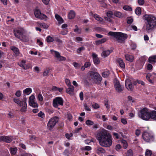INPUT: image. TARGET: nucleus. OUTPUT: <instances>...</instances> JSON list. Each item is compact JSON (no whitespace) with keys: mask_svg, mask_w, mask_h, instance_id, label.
<instances>
[{"mask_svg":"<svg viewBox=\"0 0 156 156\" xmlns=\"http://www.w3.org/2000/svg\"><path fill=\"white\" fill-rule=\"evenodd\" d=\"M145 21L144 27L147 32L152 31L156 27V18L150 14H145L143 16Z\"/></svg>","mask_w":156,"mask_h":156,"instance_id":"obj_2","label":"nucleus"},{"mask_svg":"<svg viewBox=\"0 0 156 156\" xmlns=\"http://www.w3.org/2000/svg\"><path fill=\"white\" fill-rule=\"evenodd\" d=\"M40 25L41 27H43L45 29H48V25L44 23H41Z\"/></svg>","mask_w":156,"mask_h":156,"instance_id":"obj_39","label":"nucleus"},{"mask_svg":"<svg viewBox=\"0 0 156 156\" xmlns=\"http://www.w3.org/2000/svg\"><path fill=\"white\" fill-rule=\"evenodd\" d=\"M121 148V147L120 144H117L115 146L116 150L118 151H119Z\"/></svg>","mask_w":156,"mask_h":156,"instance_id":"obj_54","label":"nucleus"},{"mask_svg":"<svg viewBox=\"0 0 156 156\" xmlns=\"http://www.w3.org/2000/svg\"><path fill=\"white\" fill-rule=\"evenodd\" d=\"M96 138L99 144L102 147H106L111 146L112 143V138L109 132L105 129H102L98 133Z\"/></svg>","mask_w":156,"mask_h":156,"instance_id":"obj_1","label":"nucleus"},{"mask_svg":"<svg viewBox=\"0 0 156 156\" xmlns=\"http://www.w3.org/2000/svg\"><path fill=\"white\" fill-rule=\"evenodd\" d=\"M125 83L126 87L128 90H132L133 89L134 86L132 84L130 80L129 79L126 80Z\"/></svg>","mask_w":156,"mask_h":156,"instance_id":"obj_15","label":"nucleus"},{"mask_svg":"<svg viewBox=\"0 0 156 156\" xmlns=\"http://www.w3.org/2000/svg\"><path fill=\"white\" fill-rule=\"evenodd\" d=\"M32 90L30 88H27L23 90V92L24 94L29 95L32 92Z\"/></svg>","mask_w":156,"mask_h":156,"instance_id":"obj_24","label":"nucleus"},{"mask_svg":"<svg viewBox=\"0 0 156 156\" xmlns=\"http://www.w3.org/2000/svg\"><path fill=\"white\" fill-rule=\"evenodd\" d=\"M113 15H114V13L111 11H109L107 12V16L109 17H112Z\"/></svg>","mask_w":156,"mask_h":156,"instance_id":"obj_46","label":"nucleus"},{"mask_svg":"<svg viewBox=\"0 0 156 156\" xmlns=\"http://www.w3.org/2000/svg\"><path fill=\"white\" fill-rule=\"evenodd\" d=\"M34 14L36 18L40 19H43L47 17L45 15L41 14L40 11L37 9H36L34 11Z\"/></svg>","mask_w":156,"mask_h":156,"instance_id":"obj_13","label":"nucleus"},{"mask_svg":"<svg viewBox=\"0 0 156 156\" xmlns=\"http://www.w3.org/2000/svg\"><path fill=\"white\" fill-rule=\"evenodd\" d=\"M13 101L18 105L21 106L22 101H20L19 99L16 98H15L13 99Z\"/></svg>","mask_w":156,"mask_h":156,"instance_id":"obj_30","label":"nucleus"},{"mask_svg":"<svg viewBox=\"0 0 156 156\" xmlns=\"http://www.w3.org/2000/svg\"><path fill=\"white\" fill-rule=\"evenodd\" d=\"M21 106L22 107L21 109V111L22 112H25L27 111V104L25 103V104H22Z\"/></svg>","mask_w":156,"mask_h":156,"instance_id":"obj_29","label":"nucleus"},{"mask_svg":"<svg viewBox=\"0 0 156 156\" xmlns=\"http://www.w3.org/2000/svg\"><path fill=\"white\" fill-rule=\"evenodd\" d=\"M146 77L150 83H153L156 79V74L154 73H148L147 74Z\"/></svg>","mask_w":156,"mask_h":156,"instance_id":"obj_11","label":"nucleus"},{"mask_svg":"<svg viewBox=\"0 0 156 156\" xmlns=\"http://www.w3.org/2000/svg\"><path fill=\"white\" fill-rule=\"evenodd\" d=\"M54 40V39L52 37L50 36H48L47 37L46 41L47 42H53Z\"/></svg>","mask_w":156,"mask_h":156,"instance_id":"obj_32","label":"nucleus"},{"mask_svg":"<svg viewBox=\"0 0 156 156\" xmlns=\"http://www.w3.org/2000/svg\"><path fill=\"white\" fill-rule=\"evenodd\" d=\"M148 62L151 64H153L156 62V59H148Z\"/></svg>","mask_w":156,"mask_h":156,"instance_id":"obj_50","label":"nucleus"},{"mask_svg":"<svg viewBox=\"0 0 156 156\" xmlns=\"http://www.w3.org/2000/svg\"><path fill=\"white\" fill-rule=\"evenodd\" d=\"M121 122L124 125L127 124V121L126 119L124 118H122L121 119Z\"/></svg>","mask_w":156,"mask_h":156,"instance_id":"obj_51","label":"nucleus"},{"mask_svg":"<svg viewBox=\"0 0 156 156\" xmlns=\"http://www.w3.org/2000/svg\"><path fill=\"white\" fill-rule=\"evenodd\" d=\"M68 87V88L66 89V92L71 95H73L74 93V87L72 85Z\"/></svg>","mask_w":156,"mask_h":156,"instance_id":"obj_17","label":"nucleus"},{"mask_svg":"<svg viewBox=\"0 0 156 156\" xmlns=\"http://www.w3.org/2000/svg\"><path fill=\"white\" fill-rule=\"evenodd\" d=\"M90 78L92 79L94 82L97 84L100 83L102 80V77L97 72L90 71L89 73Z\"/></svg>","mask_w":156,"mask_h":156,"instance_id":"obj_5","label":"nucleus"},{"mask_svg":"<svg viewBox=\"0 0 156 156\" xmlns=\"http://www.w3.org/2000/svg\"><path fill=\"white\" fill-rule=\"evenodd\" d=\"M16 147L10 148V153L11 154H15L16 152Z\"/></svg>","mask_w":156,"mask_h":156,"instance_id":"obj_36","label":"nucleus"},{"mask_svg":"<svg viewBox=\"0 0 156 156\" xmlns=\"http://www.w3.org/2000/svg\"><path fill=\"white\" fill-rule=\"evenodd\" d=\"M121 143L123 144V147L124 149H126L127 147V144L126 141L125 140H122Z\"/></svg>","mask_w":156,"mask_h":156,"instance_id":"obj_42","label":"nucleus"},{"mask_svg":"<svg viewBox=\"0 0 156 156\" xmlns=\"http://www.w3.org/2000/svg\"><path fill=\"white\" fill-rule=\"evenodd\" d=\"M11 49L13 51L14 53L16 55H19V54L20 53V52H19V49L18 48H16L15 47L13 46V47H12L11 48Z\"/></svg>","mask_w":156,"mask_h":156,"instance_id":"obj_23","label":"nucleus"},{"mask_svg":"<svg viewBox=\"0 0 156 156\" xmlns=\"http://www.w3.org/2000/svg\"><path fill=\"white\" fill-rule=\"evenodd\" d=\"M50 69L44 70L43 73V76H47L49 72Z\"/></svg>","mask_w":156,"mask_h":156,"instance_id":"obj_47","label":"nucleus"},{"mask_svg":"<svg viewBox=\"0 0 156 156\" xmlns=\"http://www.w3.org/2000/svg\"><path fill=\"white\" fill-rule=\"evenodd\" d=\"M95 150L96 153L99 155H100L102 153H105V151L104 148L99 146H98Z\"/></svg>","mask_w":156,"mask_h":156,"instance_id":"obj_16","label":"nucleus"},{"mask_svg":"<svg viewBox=\"0 0 156 156\" xmlns=\"http://www.w3.org/2000/svg\"><path fill=\"white\" fill-rule=\"evenodd\" d=\"M93 108L95 109H97L99 108L100 107L98 104L97 103H95L92 105Z\"/></svg>","mask_w":156,"mask_h":156,"instance_id":"obj_52","label":"nucleus"},{"mask_svg":"<svg viewBox=\"0 0 156 156\" xmlns=\"http://www.w3.org/2000/svg\"><path fill=\"white\" fill-rule=\"evenodd\" d=\"M108 34L115 37L117 39L118 42L120 43H124L128 37L126 34L120 32L110 31L108 33Z\"/></svg>","mask_w":156,"mask_h":156,"instance_id":"obj_3","label":"nucleus"},{"mask_svg":"<svg viewBox=\"0 0 156 156\" xmlns=\"http://www.w3.org/2000/svg\"><path fill=\"white\" fill-rule=\"evenodd\" d=\"M123 9L124 10L127 11H130L132 10L131 8L128 5H125L123 7Z\"/></svg>","mask_w":156,"mask_h":156,"instance_id":"obj_43","label":"nucleus"},{"mask_svg":"<svg viewBox=\"0 0 156 156\" xmlns=\"http://www.w3.org/2000/svg\"><path fill=\"white\" fill-rule=\"evenodd\" d=\"M114 15L115 16L121 18L122 16V14L121 12L119 11H115L114 12Z\"/></svg>","mask_w":156,"mask_h":156,"instance_id":"obj_27","label":"nucleus"},{"mask_svg":"<svg viewBox=\"0 0 156 156\" xmlns=\"http://www.w3.org/2000/svg\"><path fill=\"white\" fill-rule=\"evenodd\" d=\"M153 68V66L150 64H148L147 66V69L148 70H151Z\"/></svg>","mask_w":156,"mask_h":156,"instance_id":"obj_56","label":"nucleus"},{"mask_svg":"<svg viewBox=\"0 0 156 156\" xmlns=\"http://www.w3.org/2000/svg\"><path fill=\"white\" fill-rule=\"evenodd\" d=\"M109 74V72L108 71H106L103 72L102 73V76L105 78L107 77Z\"/></svg>","mask_w":156,"mask_h":156,"instance_id":"obj_34","label":"nucleus"},{"mask_svg":"<svg viewBox=\"0 0 156 156\" xmlns=\"http://www.w3.org/2000/svg\"><path fill=\"white\" fill-rule=\"evenodd\" d=\"M35 97L34 95H31L29 98V103L30 106L36 108L38 107V105L35 100Z\"/></svg>","mask_w":156,"mask_h":156,"instance_id":"obj_12","label":"nucleus"},{"mask_svg":"<svg viewBox=\"0 0 156 156\" xmlns=\"http://www.w3.org/2000/svg\"><path fill=\"white\" fill-rule=\"evenodd\" d=\"M1 141H3L7 143H9L11 142L13 139V137L11 136H1Z\"/></svg>","mask_w":156,"mask_h":156,"instance_id":"obj_14","label":"nucleus"},{"mask_svg":"<svg viewBox=\"0 0 156 156\" xmlns=\"http://www.w3.org/2000/svg\"><path fill=\"white\" fill-rule=\"evenodd\" d=\"M26 60L24 59L22 60L21 62H19L18 64L21 67L23 68L24 69H27L28 67L26 64Z\"/></svg>","mask_w":156,"mask_h":156,"instance_id":"obj_18","label":"nucleus"},{"mask_svg":"<svg viewBox=\"0 0 156 156\" xmlns=\"http://www.w3.org/2000/svg\"><path fill=\"white\" fill-rule=\"evenodd\" d=\"M83 149L89 151L91 150V147L89 146H86L83 148Z\"/></svg>","mask_w":156,"mask_h":156,"instance_id":"obj_59","label":"nucleus"},{"mask_svg":"<svg viewBox=\"0 0 156 156\" xmlns=\"http://www.w3.org/2000/svg\"><path fill=\"white\" fill-rule=\"evenodd\" d=\"M104 18L106 21H107L110 23H112V20L110 18H108L107 17H105Z\"/></svg>","mask_w":156,"mask_h":156,"instance_id":"obj_57","label":"nucleus"},{"mask_svg":"<svg viewBox=\"0 0 156 156\" xmlns=\"http://www.w3.org/2000/svg\"><path fill=\"white\" fill-rule=\"evenodd\" d=\"M21 41L23 42H27L29 40V38L27 35L23 34L20 38Z\"/></svg>","mask_w":156,"mask_h":156,"instance_id":"obj_21","label":"nucleus"},{"mask_svg":"<svg viewBox=\"0 0 156 156\" xmlns=\"http://www.w3.org/2000/svg\"><path fill=\"white\" fill-rule=\"evenodd\" d=\"M94 17L96 20L100 22H102L103 21V18L99 16L98 15L96 14L95 15H94Z\"/></svg>","mask_w":156,"mask_h":156,"instance_id":"obj_31","label":"nucleus"},{"mask_svg":"<svg viewBox=\"0 0 156 156\" xmlns=\"http://www.w3.org/2000/svg\"><path fill=\"white\" fill-rule=\"evenodd\" d=\"M37 98L40 101H43V97L41 93H39L37 94Z\"/></svg>","mask_w":156,"mask_h":156,"instance_id":"obj_33","label":"nucleus"},{"mask_svg":"<svg viewBox=\"0 0 156 156\" xmlns=\"http://www.w3.org/2000/svg\"><path fill=\"white\" fill-rule=\"evenodd\" d=\"M150 119H151L156 121V111H152L150 112Z\"/></svg>","mask_w":156,"mask_h":156,"instance_id":"obj_20","label":"nucleus"},{"mask_svg":"<svg viewBox=\"0 0 156 156\" xmlns=\"http://www.w3.org/2000/svg\"><path fill=\"white\" fill-rule=\"evenodd\" d=\"M73 136V134L72 133H70L69 134L68 133H66V137L68 139H69L70 138L72 137Z\"/></svg>","mask_w":156,"mask_h":156,"instance_id":"obj_55","label":"nucleus"},{"mask_svg":"<svg viewBox=\"0 0 156 156\" xmlns=\"http://www.w3.org/2000/svg\"><path fill=\"white\" fill-rule=\"evenodd\" d=\"M63 104V101L62 98L59 97H56L53 101V105L55 108H57L58 109L60 108H58L59 106H62Z\"/></svg>","mask_w":156,"mask_h":156,"instance_id":"obj_8","label":"nucleus"},{"mask_svg":"<svg viewBox=\"0 0 156 156\" xmlns=\"http://www.w3.org/2000/svg\"><path fill=\"white\" fill-rule=\"evenodd\" d=\"M1 1L5 5H7V0H1Z\"/></svg>","mask_w":156,"mask_h":156,"instance_id":"obj_62","label":"nucleus"},{"mask_svg":"<svg viewBox=\"0 0 156 156\" xmlns=\"http://www.w3.org/2000/svg\"><path fill=\"white\" fill-rule=\"evenodd\" d=\"M144 140L147 142H151L154 140V136L153 133L151 132H145L142 135Z\"/></svg>","mask_w":156,"mask_h":156,"instance_id":"obj_6","label":"nucleus"},{"mask_svg":"<svg viewBox=\"0 0 156 156\" xmlns=\"http://www.w3.org/2000/svg\"><path fill=\"white\" fill-rule=\"evenodd\" d=\"M85 49V48L84 47H82L78 48L77 50V52L78 53H80L81 52V51L84 50Z\"/></svg>","mask_w":156,"mask_h":156,"instance_id":"obj_45","label":"nucleus"},{"mask_svg":"<svg viewBox=\"0 0 156 156\" xmlns=\"http://www.w3.org/2000/svg\"><path fill=\"white\" fill-rule=\"evenodd\" d=\"M75 16V13L73 10H71L68 15V17L69 19H73Z\"/></svg>","mask_w":156,"mask_h":156,"instance_id":"obj_26","label":"nucleus"},{"mask_svg":"<svg viewBox=\"0 0 156 156\" xmlns=\"http://www.w3.org/2000/svg\"><path fill=\"white\" fill-rule=\"evenodd\" d=\"M15 95L18 97H19L21 95V92L20 90H17L16 94Z\"/></svg>","mask_w":156,"mask_h":156,"instance_id":"obj_60","label":"nucleus"},{"mask_svg":"<svg viewBox=\"0 0 156 156\" xmlns=\"http://www.w3.org/2000/svg\"><path fill=\"white\" fill-rule=\"evenodd\" d=\"M150 112L148 109L147 108H144L139 111V116L142 119L148 121L150 119Z\"/></svg>","mask_w":156,"mask_h":156,"instance_id":"obj_4","label":"nucleus"},{"mask_svg":"<svg viewBox=\"0 0 156 156\" xmlns=\"http://www.w3.org/2000/svg\"><path fill=\"white\" fill-rule=\"evenodd\" d=\"M152 154V151L150 150H147L146 151L145 156H151Z\"/></svg>","mask_w":156,"mask_h":156,"instance_id":"obj_35","label":"nucleus"},{"mask_svg":"<svg viewBox=\"0 0 156 156\" xmlns=\"http://www.w3.org/2000/svg\"><path fill=\"white\" fill-rule=\"evenodd\" d=\"M51 51L53 53L55 54V57L57 58H59L61 57L60 56V53L59 52L53 50H51Z\"/></svg>","mask_w":156,"mask_h":156,"instance_id":"obj_28","label":"nucleus"},{"mask_svg":"<svg viewBox=\"0 0 156 156\" xmlns=\"http://www.w3.org/2000/svg\"><path fill=\"white\" fill-rule=\"evenodd\" d=\"M112 51V50H108L104 51L101 54V55L102 57L105 58L107 57Z\"/></svg>","mask_w":156,"mask_h":156,"instance_id":"obj_19","label":"nucleus"},{"mask_svg":"<svg viewBox=\"0 0 156 156\" xmlns=\"http://www.w3.org/2000/svg\"><path fill=\"white\" fill-rule=\"evenodd\" d=\"M56 19L60 24L63 23L64 21L61 16L58 14H55V16Z\"/></svg>","mask_w":156,"mask_h":156,"instance_id":"obj_25","label":"nucleus"},{"mask_svg":"<svg viewBox=\"0 0 156 156\" xmlns=\"http://www.w3.org/2000/svg\"><path fill=\"white\" fill-rule=\"evenodd\" d=\"M37 44L40 46H41L43 44L42 42L39 39H37Z\"/></svg>","mask_w":156,"mask_h":156,"instance_id":"obj_64","label":"nucleus"},{"mask_svg":"<svg viewBox=\"0 0 156 156\" xmlns=\"http://www.w3.org/2000/svg\"><path fill=\"white\" fill-rule=\"evenodd\" d=\"M58 118L57 116H55L51 118L47 125L48 128L50 130L52 129L56 123L58 122Z\"/></svg>","mask_w":156,"mask_h":156,"instance_id":"obj_7","label":"nucleus"},{"mask_svg":"<svg viewBox=\"0 0 156 156\" xmlns=\"http://www.w3.org/2000/svg\"><path fill=\"white\" fill-rule=\"evenodd\" d=\"M135 13L138 15H140L141 13V9L140 7L137 8L135 10Z\"/></svg>","mask_w":156,"mask_h":156,"instance_id":"obj_37","label":"nucleus"},{"mask_svg":"<svg viewBox=\"0 0 156 156\" xmlns=\"http://www.w3.org/2000/svg\"><path fill=\"white\" fill-rule=\"evenodd\" d=\"M138 3L140 5H143L144 3V0H138Z\"/></svg>","mask_w":156,"mask_h":156,"instance_id":"obj_53","label":"nucleus"},{"mask_svg":"<svg viewBox=\"0 0 156 156\" xmlns=\"http://www.w3.org/2000/svg\"><path fill=\"white\" fill-rule=\"evenodd\" d=\"M65 82H66V85L68 86V87L71 86V85L70 81L69 79H66L65 80Z\"/></svg>","mask_w":156,"mask_h":156,"instance_id":"obj_49","label":"nucleus"},{"mask_svg":"<svg viewBox=\"0 0 156 156\" xmlns=\"http://www.w3.org/2000/svg\"><path fill=\"white\" fill-rule=\"evenodd\" d=\"M133 21V19L130 17H127V22L128 24L131 23Z\"/></svg>","mask_w":156,"mask_h":156,"instance_id":"obj_44","label":"nucleus"},{"mask_svg":"<svg viewBox=\"0 0 156 156\" xmlns=\"http://www.w3.org/2000/svg\"><path fill=\"white\" fill-rule=\"evenodd\" d=\"M25 31L22 28H19L14 30L15 36L18 39L19 38L25 33Z\"/></svg>","mask_w":156,"mask_h":156,"instance_id":"obj_9","label":"nucleus"},{"mask_svg":"<svg viewBox=\"0 0 156 156\" xmlns=\"http://www.w3.org/2000/svg\"><path fill=\"white\" fill-rule=\"evenodd\" d=\"M73 65L76 68H78L80 67V66L79 64L76 62H73Z\"/></svg>","mask_w":156,"mask_h":156,"instance_id":"obj_61","label":"nucleus"},{"mask_svg":"<svg viewBox=\"0 0 156 156\" xmlns=\"http://www.w3.org/2000/svg\"><path fill=\"white\" fill-rule=\"evenodd\" d=\"M37 115L39 117H40L42 119H44L45 117V115L44 113L41 111Z\"/></svg>","mask_w":156,"mask_h":156,"instance_id":"obj_41","label":"nucleus"},{"mask_svg":"<svg viewBox=\"0 0 156 156\" xmlns=\"http://www.w3.org/2000/svg\"><path fill=\"white\" fill-rule=\"evenodd\" d=\"M114 83L115 89L118 92L120 93L123 90V87L116 79L114 80Z\"/></svg>","mask_w":156,"mask_h":156,"instance_id":"obj_10","label":"nucleus"},{"mask_svg":"<svg viewBox=\"0 0 156 156\" xmlns=\"http://www.w3.org/2000/svg\"><path fill=\"white\" fill-rule=\"evenodd\" d=\"M84 66L86 68H87L90 66V63L89 62H86L85 63Z\"/></svg>","mask_w":156,"mask_h":156,"instance_id":"obj_63","label":"nucleus"},{"mask_svg":"<svg viewBox=\"0 0 156 156\" xmlns=\"http://www.w3.org/2000/svg\"><path fill=\"white\" fill-rule=\"evenodd\" d=\"M94 122L93 121L90 120H87L86 122V124L87 126H91L93 125Z\"/></svg>","mask_w":156,"mask_h":156,"instance_id":"obj_38","label":"nucleus"},{"mask_svg":"<svg viewBox=\"0 0 156 156\" xmlns=\"http://www.w3.org/2000/svg\"><path fill=\"white\" fill-rule=\"evenodd\" d=\"M93 62L95 65H98L100 62L99 59H93Z\"/></svg>","mask_w":156,"mask_h":156,"instance_id":"obj_48","label":"nucleus"},{"mask_svg":"<svg viewBox=\"0 0 156 156\" xmlns=\"http://www.w3.org/2000/svg\"><path fill=\"white\" fill-rule=\"evenodd\" d=\"M116 61L117 64L119 65L120 67L122 68H125V64L122 60L121 59H117Z\"/></svg>","mask_w":156,"mask_h":156,"instance_id":"obj_22","label":"nucleus"},{"mask_svg":"<svg viewBox=\"0 0 156 156\" xmlns=\"http://www.w3.org/2000/svg\"><path fill=\"white\" fill-rule=\"evenodd\" d=\"M80 97L81 100L83 101V94L82 92H81L80 94Z\"/></svg>","mask_w":156,"mask_h":156,"instance_id":"obj_58","label":"nucleus"},{"mask_svg":"<svg viewBox=\"0 0 156 156\" xmlns=\"http://www.w3.org/2000/svg\"><path fill=\"white\" fill-rule=\"evenodd\" d=\"M133 152L132 150L129 149L128 151L126 154V156H133Z\"/></svg>","mask_w":156,"mask_h":156,"instance_id":"obj_40","label":"nucleus"}]
</instances>
